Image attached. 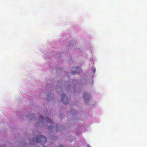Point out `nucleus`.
<instances>
[{
	"label": "nucleus",
	"instance_id": "obj_10",
	"mask_svg": "<svg viewBox=\"0 0 147 147\" xmlns=\"http://www.w3.org/2000/svg\"><path fill=\"white\" fill-rule=\"evenodd\" d=\"M56 89H57V91H58V89H59V88H58V87H57Z\"/></svg>",
	"mask_w": 147,
	"mask_h": 147
},
{
	"label": "nucleus",
	"instance_id": "obj_2",
	"mask_svg": "<svg viewBox=\"0 0 147 147\" xmlns=\"http://www.w3.org/2000/svg\"><path fill=\"white\" fill-rule=\"evenodd\" d=\"M61 101L65 104H67L68 103V98L64 94L62 95Z\"/></svg>",
	"mask_w": 147,
	"mask_h": 147
},
{
	"label": "nucleus",
	"instance_id": "obj_5",
	"mask_svg": "<svg viewBox=\"0 0 147 147\" xmlns=\"http://www.w3.org/2000/svg\"><path fill=\"white\" fill-rule=\"evenodd\" d=\"M47 121L48 122H50V123H53V122L50 119H48V117L47 118Z\"/></svg>",
	"mask_w": 147,
	"mask_h": 147
},
{
	"label": "nucleus",
	"instance_id": "obj_7",
	"mask_svg": "<svg viewBox=\"0 0 147 147\" xmlns=\"http://www.w3.org/2000/svg\"><path fill=\"white\" fill-rule=\"evenodd\" d=\"M92 71L93 72L95 73L96 70L95 69H92Z\"/></svg>",
	"mask_w": 147,
	"mask_h": 147
},
{
	"label": "nucleus",
	"instance_id": "obj_11",
	"mask_svg": "<svg viewBox=\"0 0 147 147\" xmlns=\"http://www.w3.org/2000/svg\"><path fill=\"white\" fill-rule=\"evenodd\" d=\"M50 94L49 95V96H50Z\"/></svg>",
	"mask_w": 147,
	"mask_h": 147
},
{
	"label": "nucleus",
	"instance_id": "obj_6",
	"mask_svg": "<svg viewBox=\"0 0 147 147\" xmlns=\"http://www.w3.org/2000/svg\"><path fill=\"white\" fill-rule=\"evenodd\" d=\"M44 119V118L43 117H42L41 116H40V121H43V120Z\"/></svg>",
	"mask_w": 147,
	"mask_h": 147
},
{
	"label": "nucleus",
	"instance_id": "obj_4",
	"mask_svg": "<svg viewBox=\"0 0 147 147\" xmlns=\"http://www.w3.org/2000/svg\"><path fill=\"white\" fill-rule=\"evenodd\" d=\"M76 70H77L76 71H72V73L74 74H79L80 73V69L78 67L77 68H76Z\"/></svg>",
	"mask_w": 147,
	"mask_h": 147
},
{
	"label": "nucleus",
	"instance_id": "obj_9",
	"mask_svg": "<svg viewBox=\"0 0 147 147\" xmlns=\"http://www.w3.org/2000/svg\"><path fill=\"white\" fill-rule=\"evenodd\" d=\"M58 147H63V146L62 145H61L60 146H59Z\"/></svg>",
	"mask_w": 147,
	"mask_h": 147
},
{
	"label": "nucleus",
	"instance_id": "obj_3",
	"mask_svg": "<svg viewBox=\"0 0 147 147\" xmlns=\"http://www.w3.org/2000/svg\"><path fill=\"white\" fill-rule=\"evenodd\" d=\"M84 97L86 99V101H89V96L88 94L85 93L84 94Z\"/></svg>",
	"mask_w": 147,
	"mask_h": 147
},
{
	"label": "nucleus",
	"instance_id": "obj_8",
	"mask_svg": "<svg viewBox=\"0 0 147 147\" xmlns=\"http://www.w3.org/2000/svg\"><path fill=\"white\" fill-rule=\"evenodd\" d=\"M52 127V126H49V129H51L52 128H51V127Z\"/></svg>",
	"mask_w": 147,
	"mask_h": 147
},
{
	"label": "nucleus",
	"instance_id": "obj_1",
	"mask_svg": "<svg viewBox=\"0 0 147 147\" xmlns=\"http://www.w3.org/2000/svg\"><path fill=\"white\" fill-rule=\"evenodd\" d=\"M34 141L38 143H40L43 145V144L46 143L47 141L46 138L43 136L42 135H38L36 137V139Z\"/></svg>",
	"mask_w": 147,
	"mask_h": 147
}]
</instances>
